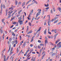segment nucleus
Here are the masks:
<instances>
[{
    "label": "nucleus",
    "mask_w": 61,
    "mask_h": 61,
    "mask_svg": "<svg viewBox=\"0 0 61 61\" xmlns=\"http://www.w3.org/2000/svg\"><path fill=\"white\" fill-rule=\"evenodd\" d=\"M61 42L57 44V46H58L57 47H59L57 49H58L60 48L61 47Z\"/></svg>",
    "instance_id": "1"
},
{
    "label": "nucleus",
    "mask_w": 61,
    "mask_h": 61,
    "mask_svg": "<svg viewBox=\"0 0 61 61\" xmlns=\"http://www.w3.org/2000/svg\"><path fill=\"white\" fill-rule=\"evenodd\" d=\"M38 12V13H37L36 14V17H37L38 16V15H40V13H41V10H40Z\"/></svg>",
    "instance_id": "2"
},
{
    "label": "nucleus",
    "mask_w": 61,
    "mask_h": 61,
    "mask_svg": "<svg viewBox=\"0 0 61 61\" xmlns=\"http://www.w3.org/2000/svg\"><path fill=\"white\" fill-rule=\"evenodd\" d=\"M51 54H51V56H55V55H56V53H53V52H50L49 53V54H50V55H51Z\"/></svg>",
    "instance_id": "3"
},
{
    "label": "nucleus",
    "mask_w": 61,
    "mask_h": 61,
    "mask_svg": "<svg viewBox=\"0 0 61 61\" xmlns=\"http://www.w3.org/2000/svg\"><path fill=\"white\" fill-rule=\"evenodd\" d=\"M3 4H2V3L1 4V6H0V8L1 9V10L0 11V13H2V11H3V10L2 9V7H3Z\"/></svg>",
    "instance_id": "4"
},
{
    "label": "nucleus",
    "mask_w": 61,
    "mask_h": 61,
    "mask_svg": "<svg viewBox=\"0 0 61 61\" xmlns=\"http://www.w3.org/2000/svg\"><path fill=\"white\" fill-rule=\"evenodd\" d=\"M13 48L12 47L11 48L10 50V55H11V54H12V53H13V52H12V51H13Z\"/></svg>",
    "instance_id": "5"
},
{
    "label": "nucleus",
    "mask_w": 61,
    "mask_h": 61,
    "mask_svg": "<svg viewBox=\"0 0 61 61\" xmlns=\"http://www.w3.org/2000/svg\"><path fill=\"white\" fill-rule=\"evenodd\" d=\"M18 22L19 23L20 25H21L23 24V21L22 20L21 21L18 20Z\"/></svg>",
    "instance_id": "6"
},
{
    "label": "nucleus",
    "mask_w": 61,
    "mask_h": 61,
    "mask_svg": "<svg viewBox=\"0 0 61 61\" xmlns=\"http://www.w3.org/2000/svg\"><path fill=\"white\" fill-rule=\"evenodd\" d=\"M26 44V42H25L23 45L22 47V48H24L25 46V44Z\"/></svg>",
    "instance_id": "7"
},
{
    "label": "nucleus",
    "mask_w": 61,
    "mask_h": 61,
    "mask_svg": "<svg viewBox=\"0 0 61 61\" xmlns=\"http://www.w3.org/2000/svg\"><path fill=\"white\" fill-rule=\"evenodd\" d=\"M60 40L59 39H58V40H57L55 42L56 44L57 43H58V42H59L60 41Z\"/></svg>",
    "instance_id": "8"
},
{
    "label": "nucleus",
    "mask_w": 61,
    "mask_h": 61,
    "mask_svg": "<svg viewBox=\"0 0 61 61\" xmlns=\"http://www.w3.org/2000/svg\"><path fill=\"white\" fill-rule=\"evenodd\" d=\"M58 35V34H56L54 35V40H55L56 39V36H57V35Z\"/></svg>",
    "instance_id": "9"
},
{
    "label": "nucleus",
    "mask_w": 61,
    "mask_h": 61,
    "mask_svg": "<svg viewBox=\"0 0 61 61\" xmlns=\"http://www.w3.org/2000/svg\"><path fill=\"white\" fill-rule=\"evenodd\" d=\"M46 40L45 41V45H46V42H47V40L48 39L47 38H46Z\"/></svg>",
    "instance_id": "10"
},
{
    "label": "nucleus",
    "mask_w": 61,
    "mask_h": 61,
    "mask_svg": "<svg viewBox=\"0 0 61 61\" xmlns=\"http://www.w3.org/2000/svg\"><path fill=\"white\" fill-rule=\"evenodd\" d=\"M2 27H1V30L0 32L1 33V34H2L3 33V30H2Z\"/></svg>",
    "instance_id": "11"
},
{
    "label": "nucleus",
    "mask_w": 61,
    "mask_h": 61,
    "mask_svg": "<svg viewBox=\"0 0 61 61\" xmlns=\"http://www.w3.org/2000/svg\"><path fill=\"white\" fill-rule=\"evenodd\" d=\"M22 10H20L19 11H18V15H20V13H21V12H22Z\"/></svg>",
    "instance_id": "12"
},
{
    "label": "nucleus",
    "mask_w": 61,
    "mask_h": 61,
    "mask_svg": "<svg viewBox=\"0 0 61 61\" xmlns=\"http://www.w3.org/2000/svg\"><path fill=\"white\" fill-rule=\"evenodd\" d=\"M33 9H32V11H31V12H30V15L31 14V15H32V13H33Z\"/></svg>",
    "instance_id": "13"
},
{
    "label": "nucleus",
    "mask_w": 61,
    "mask_h": 61,
    "mask_svg": "<svg viewBox=\"0 0 61 61\" xmlns=\"http://www.w3.org/2000/svg\"><path fill=\"white\" fill-rule=\"evenodd\" d=\"M4 61H6V60L5 59H6V56H5V55H4Z\"/></svg>",
    "instance_id": "14"
},
{
    "label": "nucleus",
    "mask_w": 61,
    "mask_h": 61,
    "mask_svg": "<svg viewBox=\"0 0 61 61\" xmlns=\"http://www.w3.org/2000/svg\"><path fill=\"white\" fill-rule=\"evenodd\" d=\"M25 2H24L22 4V6H24V5H25Z\"/></svg>",
    "instance_id": "15"
},
{
    "label": "nucleus",
    "mask_w": 61,
    "mask_h": 61,
    "mask_svg": "<svg viewBox=\"0 0 61 61\" xmlns=\"http://www.w3.org/2000/svg\"><path fill=\"white\" fill-rule=\"evenodd\" d=\"M18 18L19 19L18 21H21V20H22V18H21V17H19Z\"/></svg>",
    "instance_id": "16"
},
{
    "label": "nucleus",
    "mask_w": 61,
    "mask_h": 61,
    "mask_svg": "<svg viewBox=\"0 0 61 61\" xmlns=\"http://www.w3.org/2000/svg\"><path fill=\"white\" fill-rule=\"evenodd\" d=\"M58 20H59L58 19L56 20L54 22V24H55V23H57V22H58Z\"/></svg>",
    "instance_id": "17"
},
{
    "label": "nucleus",
    "mask_w": 61,
    "mask_h": 61,
    "mask_svg": "<svg viewBox=\"0 0 61 61\" xmlns=\"http://www.w3.org/2000/svg\"><path fill=\"white\" fill-rule=\"evenodd\" d=\"M41 27H40L39 29V30H38V31H40L41 30Z\"/></svg>",
    "instance_id": "18"
},
{
    "label": "nucleus",
    "mask_w": 61,
    "mask_h": 61,
    "mask_svg": "<svg viewBox=\"0 0 61 61\" xmlns=\"http://www.w3.org/2000/svg\"><path fill=\"white\" fill-rule=\"evenodd\" d=\"M15 1H16L15 2V4L16 5H17V3H18V2H17V0H15Z\"/></svg>",
    "instance_id": "19"
},
{
    "label": "nucleus",
    "mask_w": 61,
    "mask_h": 61,
    "mask_svg": "<svg viewBox=\"0 0 61 61\" xmlns=\"http://www.w3.org/2000/svg\"><path fill=\"white\" fill-rule=\"evenodd\" d=\"M47 36L48 38H51V36H50V35H47Z\"/></svg>",
    "instance_id": "20"
},
{
    "label": "nucleus",
    "mask_w": 61,
    "mask_h": 61,
    "mask_svg": "<svg viewBox=\"0 0 61 61\" xmlns=\"http://www.w3.org/2000/svg\"><path fill=\"white\" fill-rule=\"evenodd\" d=\"M32 31H30L29 32H28V33H27V34H30L31 33H32Z\"/></svg>",
    "instance_id": "21"
},
{
    "label": "nucleus",
    "mask_w": 61,
    "mask_h": 61,
    "mask_svg": "<svg viewBox=\"0 0 61 61\" xmlns=\"http://www.w3.org/2000/svg\"><path fill=\"white\" fill-rule=\"evenodd\" d=\"M28 30H29V27L28 26H27L26 31H28Z\"/></svg>",
    "instance_id": "22"
},
{
    "label": "nucleus",
    "mask_w": 61,
    "mask_h": 61,
    "mask_svg": "<svg viewBox=\"0 0 61 61\" xmlns=\"http://www.w3.org/2000/svg\"><path fill=\"white\" fill-rule=\"evenodd\" d=\"M15 13H16V11H15L12 14V15H11V16H13V15H14V14Z\"/></svg>",
    "instance_id": "23"
},
{
    "label": "nucleus",
    "mask_w": 61,
    "mask_h": 61,
    "mask_svg": "<svg viewBox=\"0 0 61 61\" xmlns=\"http://www.w3.org/2000/svg\"><path fill=\"white\" fill-rule=\"evenodd\" d=\"M45 6H46V7H48L49 6V4H47V5H45Z\"/></svg>",
    "instance_id": "24"
},
{
    "label": "nucleus",
    "mask_w": 61,
    "mask_h": 61,
    "mask_svg": "<svg viewBox=\"0 0 61 61\" xmlns=\"http://www.w3.org/2000/svg\"><path fill=\"white\" fill-rule=\"evenodd\" d=\"M44 12H45V10L44 9L43 10V11L42 12V15H44Z\"/></svg>",
    "instance_id": "25"
},
{
    "label": "nucleus",
    "mask_w": 61,
    "mask_h": 61,
    "mask_svg": "<svg viewBox=\"0 0 61 61\" xmlns=\"http://www.w3.org/2000/svg\"><path fill=\"white\" fill-rule=\"evenodd\" d=\"M15 18H14V17H13V18H11V21H12V20H13L14 19H15Z\"/></svg>",
    "instance_id": "26"
},
{
    "label": "nucleus",
    "mask_w": 61,
    "mask_h": 61,
    "mask_svg": "<svg viewBox=\"0 0 61 61\" xmlns=\"http://www.w3.org/2000/svg\"><path fill=\"white\" fill-rule=\"evenodd\" d=\"M21 45H22V42H20V45H19V47H20V46H21Z\"/></svg>",
    "instance_id": "27"
},
{
    "label": "nucleus",
    "mask_w": 61,
    "mask_h": 61,
    "mask_svg": "<svg viewBox=\"0 0 61 61\" xmlns=\"http://www.w3.org/2000/svg\"><path fill=\"white\" fill-rule=\"evenodd\" d=\"M29 25L30 26H31V23H30V22H29Z\"/></svg>",
    "instance_id": "28"
},
{
    "label": "nucleus",
    "mask_w": 61,
    "mask_h": 61,
    "mask_svg": "<svg viewBox=\"0 0 61 61\" xmlns=\"http://www.w3.org/2000/svg\"><path fill=\"white\" fill-rule=\"evenodd\" d=\"M17 53H18V52L19 51V50H18V48H17Z\"/></svg>",
    "instance_id": "29"
},
{
    "label": "nucleus",
    "mask_w": 61,
    "mask_h": 61,
    "mask_svg": "<svg viewBox=\"0 0 61 61\" xmlns=\"http://www.w3.org/2000/svg\"><path fill=\"white\" fill-rule=\"evenodd\" d=\"M20 40H21L22 39V37L21 36H20Z\"/></svg>",
    "instance_id": "30"
},
{
    "label": "nucleus",
    "mask_w": 61,
    "mask_h": 61,
    "mask_svg": "<svg viewBox=\"0 0 61 61\" xmlns=\"http://www.w3.org/2000/svg\"><path fill=\"white\" fill-rule=\"evenodd\" d=\"M56 29H55V30H54V31L55 33H56Z\"/></svg>",
    "instance_id": "31"
},
{
    "label": "nucleus",
    "mask_w": 61,
    "mask_h": 61,
    "mask_svg": "<svg viewBox=\"0 0 61 61\" xmlns=\"http://www.w3.org/2000/svg\"><path fill=\"white\" fill-rule=\"evenodd\" d=\"M21 4V2H19L18 5H20Z\"/></svg>",
    "instance_id": "32"
},
{
    "label": "nucleus",
    "mask_w": 61,
    "mask_h": 61,
    "mask_svg": "<svg viewBox=\"0 0 61 61\" xmlns=\"http://www.w3.org/2000/svg\"><path fill=\"white\" fill-rule=\"evenodd\" d=\"M45 56V54L43 55V56H42V59H43V58H44V56Z\"/></svg>",
    "instance_id": "33"
},
{
    "label": "nucleus",
    "mask_w": 61,
    "mask_h": 61,
    "mask_svg": "<svg viewBox=\"0 0 61 61\" xmlns=\"http://www.w3.org/2000/svg\"><path fill=\"white\" fill-rule=\"evenodd\" d=\"M51 14H53V10H51Z\"/></svg>",
    "instance_id": "34"
},
{
    "label": "nucleus",
    "mask_w": 61,
    "mask_h": 61,
    "mask_svg": "<svg viewBox=\"0 0 61 61\" xmlns=\"http://www.w3.org/2000/svg\"><path fill=\"white\" fill-rule=\"evenodd\" d=\"M7 11H6V16L7 15Z\"/></svg>",
    "instance_id": "35"
},
{
    "label": "nucleus",
    "mask_w": 61,
    "mask_h": 61,
    "mask_svg": "<svg viewBox=\"0 0 61 61\" xmlns=\"http://www.w3.org/2000/svg\"><path fill=\"white\" fill-rule=\"evenodd\" d=\"M33 50L32 49H31L30 50V52H33Z\"/></svg>",
    "instance_id": "36"
},
{
    "label": "nucleus",
    "mask_w": 61,
    "mask_h": 61,
    "mask_svg": "<svg viewBox=\"0 0 61 61\" xmlns=\"http://www.w3.org/2000/svg\"><path fill=\"white\" fill-rule=\"evenodd\" d=\"M12 45H13V44H15V42L14 41H13L12 42Z\"/></svg>",
    "instance_id": "37"
},
{
    "label": "nucleus",
    "mask_w": 61,
    "mask_h": 61,
    "mask_svg": "<svg viewBox=\"0 0 61 61\" xmlns=\"http://www.w3.org/2000/svg\"><path fill=\"white\" fill-rule=\"evenodd\" d=\"M3 7L4 8H5V5H3Z\"/></svg>",
    "instance_id": "38"
},
{
    "label": "nucleus",
    "mask_w": 61,
    "mask_h": 61,
    "mask_svg": "<svg viewBox=\"0 0 61 61\" xmlns=\"http://www.w3.org/2000/svg\"><path fill=\"white\" fill-rule=\"evenodd\" d=\"M35 3L36 4H38V3L36 1H34Z\"/></svg>",
    "instance_id": "39"
},
{
    "label": "nucleus",
    "mask_w": 61,
    "mask_h": 61,
    "mask_svg": "<svg viewBox=\"0 0 61 61\" xmlns=\"http://www.w3.org/2000/svg\"><path fill=\"white\" fill-rule=\"evenodd\" d=\"M29 50H27L26 52V53H28V52H29Z\"/></svg>",
    "instance_id": "40"
},
{
    "label": "nucleus",
    "mask_w": 61,
    "mask_h": 61,
    "mask_svg": "<svg viewBox=\"0 0 61 61\" xmlns=\"http://www.w3.org/2000/svg\"><path fill=\"white\" fill-rule=\"evenodd\" d=\"M8 16H9L8 17V18H10V17H11V15H8Z\"/></svg>",
    "instance_id": "41"
},
{
    "label": "nucleus",
    "mask_w": 61,
    "mask_h": 61,
    "mask_svg": "<svg viewBox=\"0 0 61 61\" xmlns=\"http://www.w3.org/2000/svg\"><path fill=\"white\" fill-rule=\"evenodd\" d=\"M49 43L50 44V45H53V44L52 43H51V42H49Z\"/></svg>",
    "instance_id": "42"
},
{
    "label": "nucleus",
    "mask_w": 61,
    "mask_h": 61,
    "mask_svg": "<svg viewBox=\"0 0 61 61\" xmlns=\"http://www.w3.org/2000/svg\"><path fill=\"white\" fill-rule=\"evenodd\" d=\"M56 19H57V17H55L54 18V20H56Z\"/></svg>",
    "instance_id": "43"
},
{
    "label": "nucleus",
    "mask_w": 61,
    "mask_h": 61,
    "mask_svg": "<svg viewBox=\"0 0 61 61\" xmlns=\"http://www.w3.org/2000/svg\"><path fill=\"white\" fill-rule=\"evenodd\" d=\"M48 34H50V35H51V33L50 32L48 31Z\"/></svg>",
    "instance_id": "44"
},
{
    "label": "nucleus",
    "mask_w": 61,
    "mask_h": 61,
    "mask_svg": "<svg viewBox=\"0 0 61 61\" xmlns=\"http://www.w3.org/2000/svg\"><path fill=\"white\" fill-rule=\"evenodd\" d=\"M44 33L45 35H46V31H44Z\"/></svg>",
    "instance_id": "45"
},
{
    "label": "nucleus",
    "mask_w": 61,
    "mask_h": 61,
    "mask_svg": "<svg viewBox=\"0 0 61 61\" xmlns=\"http://www.w3.org/2000/svg\"><path fill=\"white\" fill-rule=\"evenodd\" d=\"M49 7H47L46 8V9L48 10V9H49Z\"/></svg>",
    "instance_id": "46"
},
{
    "label": "nucleus",
    "mask_w": 61,
    "mask_h": 61,
    "mask_svg": "<svg viewBox=\"0 0 61 61\" xmlns=\"http://www.w3.org/2000/svg\"><path fill=\"white\" fill-rule=\"evenodd\" d=\"M27 54V53L25 52V53L24 54V56H25Z\"/></svg>",
    "instance_id": "47"
},
{
    "label": "nucleus",
    "mask_w": 61,
    "mask_h": 61,
    "mask_svg": "<svg viewBox=\"0 0 61 61\" xmlns=\"http://www.w3.org/2000/svg\"><path fill=\"white\" fill-rule=\"evenodd\" d=\"M18 23H16V26H18Z\"/></svg>",
    "instance_id": "48"
},
{
    "label": "nucleus",
    "mask_w": 61,
    "mask_h": 61,
    "mask_svg": "<svg viewBox=\"0 0 61 61\" xmlns=\"http://www.w3.org/2000/svg\"><path fill=\"white\" fill-rule=\"evenodd\" d=\"M15 41V44H17V40H16Z\"/></svg>",
    "instance_id": "49"
},
{
    "label": "nucleus",
    "mask_w": 61,
    "mask_h": 61,
    "mask_svg": "<svg viewBox=\"0 0 61 61\" xmlns=\"http://www.w3.org/2000/svg\"><path fill=\"white\" fill-rule=\"evenodd\" d=\"M13 26H14V25H12V26L10 27V28H13Z\"/></svg>",
    "instance_id": "50"
},
{
    "label": "nucleus",
    "mask_w": 61,
    "mask_h": 61,
    "mask_svg": "<svg viewBox=\"0 0 61 61\" xmlns=\"http://www.w3.org/2000/svg\"><path fill=\"white\" fill-rule=\"evenodd\" d=\"M61 9L60 8H58V10H59V11H61Z\"/></svg>",
    "instance_id": "51"
},
{
    "label": "nucleus",
    "mask_w": 61,
    "mask_h": 61,
    "mask_svg": "<svg viewBox=\"0 0 61 61\" xmlns=\"http://www.w3.org/2000/svg\"><path fill=\"white\" fill-rule=\"evenodd\" d=\"M16 24V22H14L13 24H14V25H15Z\"/></svg>",
    "instance_id": "52"
},
{
    "label": "nucleus",
    "mask_w": 61,
    "mask_h": 61,
    "mask_svg": "<svg viewBox=\"0 0 61 61\" xmlns=\"http://www.w3.org/2000/svg\"><path fill=\"white\" fill-rule=\"evenodd\" d=\"M4 37H5V36L4 35H3L2 36V37L3 38V40H4Z\"/></svg>",
    "instance_id": "53"
},
{
    "label": "nucleus",
    "mask_w": 61,
    "mask_h": 61,
    "mask_svg": "<svg viewBox=\"0 0 61 61\" xmlns=\"http://www.w3.org/2000/svg\"><path fill=\"white\" fill-rule=\"evenodd\" d=\"M44 25H46V21H45V22L44 23Z\"/></svg>",
    "instance_id": "54"
},
{
    "label": "nucleus",
    "mask_w": 61,
    "mask_h": 61,
    "mask_svg": "<svg viewBox=\"0 0 61 61\" xmlns=\"http://www.w3.org/2000/svg\"><path fill=\"white\" fill-rule=\"evenodd\" d=\"M4 20L3 19L2 20H1V22H2V23H4Z\"/></svg>",
    "instance_id": "55"
},
{
    "label": "nucleus",
    "mask_w": 61,
    "mask_h": 61,
    "mask_svg": "<svg viewBox=\"0 0 61 61\" xmlns=\"http://www.w3.org/2000/svg\"><path fill=\"white\" fill-rule=\"evenodd\" d=\"M38 48H41V46H38Z\"/></svg>",
    "instance_id": "56"
},
{
    "label": "nucleus",
    "mask_w": 61,
    "mask_h": 61,
    "mask_svg": "<svg viewBox=\"0 0 61 61\" xmlns=\"http://www.w3.org/2000/svg\"><path fill=\"white\" fill-rule=\"evenodd\" d=\"M38 42H39V43H41V41L38 40Z\"/></svg>",
    "instance_id": "57"
},
{
    "label": "nucleus",
    "mask_w": 61,
    "mask_h": 61,
    "mask_svg": "<svg viewBox=\"0 0 61 61\" xmlns=\"http://www.w3.org/2000/svg\"><path fill=\"white\" fill-rule=\"evenodd\" d=\"M30 15L29 14V16H28V19L30 20V19H29V17L30 16Z\"/></svg>",
    "instance_id": "58"
},
{
    "label": "nucleus",
    "mask_w": 61,
    "mask_h": 61,
    "mask_svg": "<svg viewBox=\"0 0 61 61\" xmlns=\"http://www.w3.org/2000/svg\"><path fill=\"white\" fill-rule=\"evenodd\" d=\"M54 19H53L52 20H51V22H53V21H54Z\"/></svg>",
    "instance_id": "59"
},
{
    "label": "nucleus",
    "mask_w": 61,
    "mask_h": 61,
    "mask_svg": "<svg viewBox=\"0 0 61 61\" xmlns=\"http://www.w3.org/2000/svg\"><path fill=\"white\" fill-rule=\"evenodd\" d=\"M48 25H49V26H50V24H49V21H48Z\"/></svg>",
    "instance_id": "60"
},
{
    "label": "nucleus",
    "mask_w": 61,
    "mask_h": 61,
    "mask_svg": "<svg viewBox=\"0 0 61 61\" xmlns=\"http://www.w3.org/2000/svg\"><path fill=\"white\" fill-rule=\"evenodd\" d=\"M33 45L32 44H31L30 45V46L31 47H32V46H33Z\"/></svg>",
    "instance_id": "61"
},
{
    "label": "nucleus",
    "mask_w": 61,
    "mask_h": 61,
    "mask_svg": "<svg viewBox=\"0 0 61 61\" xmlns=\"http://www.w3.org/2000/svg\"><path fill=\"white\" fill-rule=\"evenodd\" d=\"M54 49H55V48H52V51H54Z\"/></svg>",
    "instance_id": "62"
},
{
    "label": "nucleus",
    "mask_w": 61,
    "mask_h": 61,
    "mask_svg": "<svg viewBox=\"0 0 61 61\" xmlns=\"http://www.w3.org/2000/svg\"><path fill=\"white\" fill-rule=\"evenodd\" d=\"M33 40H33V39H31V42H32V41H33Z\"/></svg>",
    "instance_id": "63"
},
{
    "label": "nucleus",
    "mask_w": 61,
    "mask_h": 61,
    "mask_svg": "<svg viewBox=\"0 0 61 61\" xmlns=\"http://www.w3.org/2000/svg\"><path fill=\"white\" fill-rule=\"evenodd\" d=\"M11 47V45H10L9 47V49H10Z\"/></svg>",
    "instance_id": "64"
}]
</instances>
